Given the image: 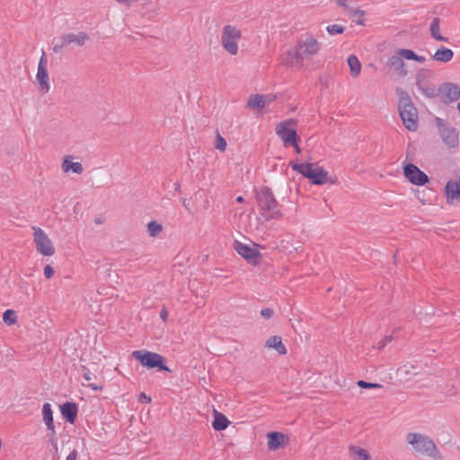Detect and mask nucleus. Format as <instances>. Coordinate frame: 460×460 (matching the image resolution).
I'll return each instance as SVG.
<instances>
[{
	"label": "nucleus",
	"mask_w": 460,
	"mask_h": 460,
	"mask_svg": "<svg viewBox=\"0 0 460 460\" xmlns=\"http://www.w3.org/2000/svg\"><path fill=\"white\" fill-rule=\"evenodd\" d=\"M445 192L448 203L453 204L455 201H458L460 199V178L456 181H448L445 187Z\"/></svg>",
	"instance_id": "obj_15"
},
{
	"label": "nucleus",
	"mask_w": 460,
	"mask_h": 460,
	"mask_svg": "<svg viewBox=\"0 0 460 460\" xmlns=\"http://www.w3.org/2000/svg\"><path fill=\"white\" fill-rule=\"evenodd\" d=\"M89 37L86 32L80 31L78 34L66 33L59 37L58 42L53 46V52L56 54L60 53L65 48L74 44L77 47L84 46Z\"/></svg>",
	"instance_id": "obj_9"
},
{
	"label": "nucleus",
	"mask_w": 460,
	"mask_h": 460,
	"mask_svg": "<svg viewBox=\"0 0 460 460\" xmlns=\"http://www.w3.org/2000/svg\"><path fill=\"white\" fill-rule=\"evenodd\" d=\"M349 452L353 460H370V456L367 450L358 447H351L349 448Z\"/></svg>",
	"instance_id": "obj_28"
},
{
	"label": "nucleus",
	"mask_w": 460,
	"mask_h": 460,
	"mask_svg": "<svg viewBox=\"0 0 460 460\" xmlns=\"http://www.w3.org/2000/svg\"><path fill=\"white\" fill-rule=\"evenodd\" d=\"M420 92L428 98H434L438 96V93L434 85H426Z\"/></svg>",
	"instance_id": "obj_34"
},
{
	"label": "nucleus",
	"mask_w": 460,
	"mask_h": 460,
	"mask_svg": "<svg viewBox=\"0 0 460 460\" xmlns=\"http://www.w3.org/2000/svg\"><path fill=\"white\" fill-rule=\"evenodd\" d=\"M320 49V42L312 35H306L297 41L293 49L287 53L283 62L289 67H301L303 61L311 59Z\"/></svg>",
	"instance_id": "obj_1"
},
{
	"label": "nucleus",
	"mask_w": 460,
	"mask_h": 460,
	"mask_svg": "<svg viewBox=\"0 0 460 460\" xmlns=\"http://www.w3.org/2000/svg\"><path fill=\"white\" fill-rule=\"evenodd\" d=\"M3 321L9 326L15 323L17 321V317L15 315L14 311L11 309L6 310L3 314Z\"/></svg>",
	"instance_id": "obj_32"
},
{
	"label": "nucleus",
	"mask_w": 460,
	"mask_h": 460,
	"mask_svg": "<svg viewBox=\"0 0 460 460\" xmlns=\"http://www.w3.org/2000/svg\"><path fill=\"white\" fill-rule=\"evenodd\" d=\"M297 143H298V141H296V144L295 145H291V146L295 147L296 152L297 154H301L302 150H301V148H300V146H298Z\"/></svg>",
	"instance_id": "obj_50"
},
{
	"label": "nucleus",
	"mask_w": 460,
	"mask_h": 460,
	"mask_svg": "<svg viewBox=\"0 0 460 460\" xmlns=\"http://www.w3.org/2000/svg\"><path fill=\"white\" fill-rule=\"evenodd\" d=\"M430 73L429 71L426 69H420L417 72L415 79H416V86L418 90H421L424 86H426L428 84L426 82V79L429 76Z\"/></svg>",
	"instance_id": "obj_29"
},
{
	"label": "nucleus",
	"mask_w": 460,
	"mask_h": 460,
	"mask_svg": "<svg viewBox=\"0 0 460 460\" xmlns=\"http://www.w3.org/2000/svg\"><path fill=\"white\" fill-rule=\"evenodd\" d=\"M336 4L339 5V6H341V7H344V13H346V11H348L349 8H351L350 6H349L347 4V0H337L336 1Z\"/></svg>",
	"instance_id": "obj_43"
},
{
	"label": "nucleus",
	"mask_w": 460,
	"mask_h": 460,
	"mask_svg": "<svg viewBox=\"0 0 460 460\" xmlns=\"http://www.w3.org/2000/svg\"><path fill=\"white\" fill-rule=\"evenodd\" d=\"M33 241L36 245V250L39 253L44 256H51L55 252V247L46 234V233L40 227H33Z\"/></svg>",
	"instance_id": "obj_10"
},
{
	"label": "nucleus",
	"mask_w": 460,
	"mask_h": 460,
	"mask_svg": "<svg viewBox=\"0 0 460 460\" xmlns=\"http://www.w3.org/2000/svg\"><path fill=\"white\" fill-rule=\"evenodd\" d=\"M78 456V452L76 449H73L68 456H66V460H76Z\"/></svg>",
	"instance_id": "obj_42"
},
{
	"label": "nucleus",
	"mask_w": 460,
	"mask_h": 460,
	"mask_svg": "<svg viewBox=\"0 0 460 460\" xmlns=\"http://www.w3.org/2000/svg\"><path fill=\"white\" fill-rule=\"evenodd\" d=\"M403 173L411 183L417 186H423L429 181L428 175L413 164H407L403 167Z\"/></svg>",
	"instance_id": "obj_11"
},
{
	"label": "nucleus",
	"mask_w": 460,
	"mask_h": 460,
	"mask_svg": "<svg viewBox=\"0 0 460 460\" xmlns=\"http://www.w3.org/2000/svg\"><path fill=\"white\" fill-rule=\"evenodd\" d=\"M386 65L389 69L399 77H405L408 74L405 63L397 53L388 58Z\"/></svg>",
	"instance_id": "obj_14"
},
{
	"label": "nucleus",
	"mask_w": 460,
	"mask_h": 460,
	"mask_svg": "<svg viewBox=\"0 0 460 460\" xmlns=\"http://www.w3.org/2000/svg\"><path fill=\"white\" fill-rule=\"evenodd\" d=\"M265 346L270 349H274L279 354L285 355L287 349L282 342V339L279 336H272L269 338L265 343Z\"/></svg>",
	"instance_id": "obj_22"
},
{
	"label": "nucleus",
	"mask_w": 460,
	"mask_h": 460,
	"mask_svg": "<svg viewBox=\"0 0 460 460\" xmlns=\"http://www.w3.org/2000/svg\"><path fill=\"white\" fill-rule=\"evenodd\" d=\"M94 222H95V224H97V225H101V224H102V223H103V219H102V218H101V217H96V218L94 219Z\"/></svg>",
	"instance_id": "obj_51"
},
{
	"label": "nucleus",
	"mask_w": 460,
	"mask_h": 460,
	"mask_svg": "<svg viewBox=\"0 0 460 460\" xmlns=\"http://www.w3.org/2000/svg\"><path fill=\"white\" fill-rule=\"evenodd\" d=\"M347 62L349 66L351 76L354 78L358 77L361 71V63L358 58L355 55H349Z\"/></svg>",
	"instance_id": "obj_23"
},
{
	"label": "nucleus",
	"mask_w": 460,
	"mask_h": 460,
	"mask_svg": "<svg viewBox=\"0 0 460 460\" xmlns=\"http://www.w3.org/2000/svg\"><path fill=\"white\" fill-rule=\"evenodd\" d=\"M406 441L418 454L430 456L435 460H442V456L436 444L428 436L418 432H411L407 434Z\"/></svg>",
	"instance_id": "obj_3"
},
{
	"label": "nucleus",
	"mask_w": 460,
	"mask_h": 460,
	"mask_svg": "<svg viewBox=\"0 0 460 460\" xmlns=\"http://www.w3.org/2000/svg\"><path fill=\"white\" fill-rule=\"evenodd\" d=\"M392 341V337L391 336H387L385 338V340L383 341L382 344H381V347H385L388 342H390Z\"/></svg>",
	"instance_id": "obj_49"
},
{
	"label": "nucleus",
	"mask_w": 460,
	"mask_h": 460,
	"mask_svg": "<svg viewBox=\"0 0 460 460\" xmlns=\"http://www.w3.org/2000/svg\"><path fill=\"white\" fill-rule=\"evenodd\" d=\"M160 317L163 319L164 322L167 320L168 317V312L165 308H163L160 312Z\"/></svg>",
	"instance_id": "obj_44"
},
{
	"label": "nucleus",
	"mask_w": 460,
	"mask_h": 460,
	"mask_svg": "<svg viewBox=\"0 0 460 460\" xmlns=\"http://www.w3.org/2000/svg\"><path fill=\"white\" fill-rule=\"evenodd\" d=\"M83 376L84 378L85 379V381H88L90 382L91 380H93V378H95V376L93 375L89 369L84 367L83 368Z\"/></svg>",
	"instance_id": "obj_40"
},
{
	"label": "nucleus",
	"mask_w": 460,
	"mask_h": 460,
	"mask_svg": "<svg viewBox=\"0 0 460 460\" xmlns=\"http://www.w3.org/2000/svg\"><path fill=\"white\" fill-rule=\"evenodd\" d=\"M62 416L70 424H74L77 416L78 407L75 402H67L60 407Z\"/></svg>",
	"instance_id": "obj_16"
},
{
	"label": "nucleus",
	"mask_w": 460,
	"mask_h": 460,
	"mask_svg": "<svg viewBox=\"0 0 460 460\" xmlns=\"http://www.w3.org/2000/svg\"><path fill=\"white\" fill-rule=\"evenodd\" d=\"M440 136L443 142L449 147L458 146V134L454 128H445L440 130Z\"/></svg>",
	"instance_id": "obj_17"
},
{
	"label": "nucleus",
	"mask_w": 460,
	"mask_h": 460,
	"mask_svg": "<svg viewBox=\"0 0 460 460\" xmlns=\"http://www.w3.org/2000/svg\"><path fill=\"white\" fill-rule=\"evenodd\" d=\"M241 31L235 26H224L221 36V43L224 49L231 55H236L238 52V40L241 39Z\"/></svg>",
	"instance_id": "obj_8"
},
{
	"label": "nucleus",
	"mask_w": 460,
	"mask_h": 460,
	"mask_svg": "<svg viewBox=\"0 0 460 460\" xmlns=\"http://www.w3.org/2000/svg\"><path fill=\"white\" fill-rule=\"evenodd\" d=\"M247 107L252 110H261L265 107L264 96L261 94H255L250 97L247 102Z\"/></svg>",
	"instance_id": "obj_26"
},
{
	"label": "nucleus",
	"mask_w": 460,
	"mask_h": 460,
	"mask_svg": "<svg viewBox=\"0 0 460 460\" xmlns=\"http://www.w3.org/2000/svg\"><path fill=\"white\" fill-rule=\"evenodd\" d=\"M326 31L330 35L341 34L345 31V27L340 24H332L326 27Z\"/></svg>",
	"instance_id": "obj_36"
},
{
	"label": "nucleus",
	"mask_w": 460,
	"mask_h": 460,
	"mask_svg": "<svg viewBox=\"0 0 460 460\" xmlns=\"http://www.w3.org/2000/svg\"><path fill=\"white\" fill-rule=\"evenodd\" d=\"M257 202L260 213L266 221L277 219L281 216L279 210V203L269 187L261 188L257 193Z\"/></svg>",
	"instance_id": "obj_4"
},
{
	"label": "nucleus",
	"mask_w": 460,
	"mask_h": 460,
	"mask_svg": "<svg viewBox=\"0 0 460 460\" xmlns=\"http://www.w3.org/2000/svg\"><path fill=\"white\" fill-rule=\"evenodd\" d=\"M229 425V420L226 419V417L222 414L216 412L214 420L212 422V427L217 431H222L226 429Z\"/></svg>",
	"instance_id": "obj_24"
},
{
	"label": "nucleus",
	"mask_w": 460,
	"mask_h": 460,
	"mask_svg": "<svg viewBox=\"0 0 460 460\" xmlns=\"http://www.w3.org/2000/svg\"><path fill=\"white\" fill-rule=\"evenodd\" d=\"M116 1L122 4L130 5V4L132 2H136L137 0H116Z\"/></svg>",
	"instance_id": "obj_46"
},
{
	"label": "nucleus",
	"mask_w": 460,
	"mask_h": 460,
	"mask_svg": "<svg viewBox=\"0 0 460 460\" xmlns=\"http://www.w3.org/2000/svg\"><path fill=\"white\" fill-rule=\"evenodd\" d=\"M175 190H178V191H181V187H180V184L178 182L175 183Z\"/></svg>",
	"instance_id": "obj_54"
},
{
	"label": "nucleus",
	"mask_w": 460,
	"mask_h": 460,
	"mask_svg": "<svg viewBox=\"0 0 460 460\" xmlns=\"http://www.w3.org/2000/svg\"><path fill=\"white\" fill-rule=\"evenodd\" d=\"M413 60L422 64L426 61V58L424 56H419L416 54L415 58Z\"/></svg>",
	"instance_id": "obj_45"
},
{
	"label": "nucleus",
	"mask_w": 460,
	"mask_h": 460,
	"mask_svg": "<svg viewBox=\"0 0 460 460\" xmlns=\"http://www.w3.org/2000/svg\"><path fill=\"white\" fill-rule=\"evenodd\" d=\"M236 201H237L238 203H243V202L244 201V199H243V197L239 196V197H237V198H236Z\"/></svg>",
	"instance_id": "obj_53"
},
{
	"label": "nucleus",
	"mask_w": 460,
	"mask_h": 460,
	"mask_svg": "<svg viewBox=\"0 0 460 460\" xmlns=\"http://www.w3.org/2000/svg\"><path fill=\"white\" fill-rule=\"evenodd\" d=\"M396 53L398 56L401 57L402 60L403 58L407 60H413L416 55V53L413 50L408 49H400L396 51Z\"/></svg>",
	"instance_id": "obj_33"
},
{
	"label": "nucleus",
	"mask_w": 460,
	"mask_h": 460,
	"mask_svg": "<svg viewBox=\"0 0 460 460\" xmlns=\"http://www.w3.org/2000/svg\"><path fill=\"white\" fill-rule=\"evenodd\" d=\"M398 110L405 128L410 131H416L419 126V117L410 95L403 90L398 91Z\"/></svg>",
	"instance_id": "obj_2"
},
{
	"label": "nucleus",
	"mask_w": 460,
	"mask_h": 460,
	"mask_svg": "<svg viewBox=\"0 0 460 460\" xmlns=\"http://www.w3.org/2000/svg\"><path fill=\"white\" fill-rule=\"evenodd\" d=\"M131 356L138 360L143 367L147 368H157L158 371H171L169 367L164 364V358L160 354L148 350H134Z\"/></svg>",
	"instance_id": "obj_6"
},
{
	"label": "nucleus",
	"mask_w": 460,
	"mask_h": 460,
	"mask_svg": "<svg viewBox=\"0 0 460 460\" xmlns=\"http://www.w3.org/2000/svg\"><path fill=\"white\" fill-rule=\"evenodd\" d=\"M147 231L150 236L156 237L163 231V226L156 221H151L147 224Z\"/></svg>",
	"instance_id": "obj_31"
},
{
	"label": "nucleus",
	"mask_w": 460,
	"mask_h": 460,
	"mask_svg": "<svg viewBox=\"0 0 460 460\" xmlns=\"http://www.w3.org/2000/svg\"><path fill=\"white\" fill-rule=\"evenodd\" d=\"M182 205L187 210H190V202L187 199H182Z\"/></svg>",
	"instance_id": "obj_48"
},
{
	"label": "nucleus",
	"mask_w": 460,
	"mask_h": 460,
	"mask_svg": "<svg viewBox=\"0 0 460 460\" xmlns=\"http://www.w3.org/2000/svg\"><path fill=\"white\" fill-rule=\"evenodd\" d=\"M445 94L443 95L444 102H452L460 99V86L457 84L447 83L444 84Z\"/></svg>",
	"instance_id": "obj_19"
},
{
	"label": "nucleus",
	"mask_w": 460,
	"mask_h": 460,
	"mask_svg": "<svg viewBox=\"0 0 460 460\" xmlns=\"http://www.w3.org/2000/svg\"><path fill=\"white\" fill-rule=\"evenodd\" d=\"M440 20L438 17H435L432 19L430 26H429V31L431 37L436 40L437 41H442V42H448V38L444 37L440 34Z\"/></svg>",
	"instance_id": "obj_21"
},
{
	"label": "nucleus",
	"mask_w": 460,
	"mask_h": 460,
	"mask_svg": "<svg viewBox=\"0 0 460 460\" xmlns=\"http://www.w3.org/2000/svg\"><path fill=\"white\" fill-rule=\"evenodd\" d=\"M268 437V447L270 450H277L283 447L286 441V436L278 431L269 432Z\"/></svg>",
	"instance_id": "obj_18"
},
{
	"label": "nucleus",
	"mask_w": 460,
	"mask_h": 460,
	"mask_svg": "<svg viewBox=\"0 0 460 460\" xmlns=\"http://www.w3.org/2000/svg\"><path fill=\"white\" fill-rule=\"evenodd\" d=\"M53 275H54V270H53V268H52L50 265H47V266L44 268V276H45L47 279H50Z\"/></svg>",
	"instance_id": "obj_41"
},
{
	"label": "nucleus",
	"mask_w": 460,
	"mask_h": 460,
	"mask_svg": "<svg viewBox=\"0 0 460 460\" xmlns=\"http://www.w3.org/2000/svg\"><path fill=\"white\" fill-rule=\"evenodd\" d=\"M234 247L236 252L250 263L253 265L259 264L261 254L255 247L244 244L239 241L234 242Z\"/></svg>",
	"instance_id": "obj_12"
},
{
	"label": "nucleus",
	"mask_w": 460,
	"mask_h": 460,
	"mask_svg": "<svg viewBox=\"0 0 460 460\" xmlns=\"http://www.w3.org/2000/svg\"><path fill=\"white\" fill-rule=\"evenodd\" d=\"M346 14L352 17L357 24L364 25V20L362 19L365 15L364 11L351 7L346 11Z\"/></svg>",
	"instance_id": "obj_30"
},
{
	"label": "nucleus",
	"mask_w": 460,
	"mask_h": 460,
	"mask_svg": "<svg viewBox=\"0 0 460 460\" xmlns=\"http://www.w3.org/2000/svg\"><path fill=\"white\" fill-rule=\"evenodd\" d=\"M62 169L66 172L72 171L73 172H75L76 174H80L84 171L83 166L80 163L71 162L67 159L64 160V162L62 163Z\"/></svg>",
	"instance_id": "obj_27"
},
{
	"label": "nucleus",
	"mask_w": 460,
	"mask_h": 460,
	"mask_svg": "<svg viewBox=\"0 0 460 460\" xmlns=\"http://www.w3.org/2000/svg\"><path fill=\"white\" fill-rule=\"evenodd\" d=\"M49 431V441L55 449L56 452H58V438L56 437V430L55 426H53L52 429H48Z\"/></svg>",
	"instance_id": "obj_37"
},
{
	"label": "nucleus",
	"mask_w": 460,
	"mask_h": 460,
	"mask_svg": "<svg viewBox=\"0 0 460 460\" xmlns=\"http://www.w3.org/2000/svg\"><path fill=\"white\" fill-rule=\"evenodd\" d=\"M296 119H288L277 125L276 133L283 140L286 147L289 146V145H295L296 141L300 140L296 130Z\"/></svg>",
	"instance_id": "obj_7"
},
{
	"label": "nucleus",
	"mask_w": 460,
	"mask_h": 460,
	"mask_svg": "<svg viewBox=\"0 0 460 460\" xmlns=\"http://www.w3.org/2000/svg\"><path fill=\"white\" fill-rule=\"evenodd\" d=\"M454 58V52L452 49L440 46L437 49L435 53L431 56L434 61L440 63H447Z\"/></svg>",
	"instance_id": "obj_20"
},
{
	"label": "nucleus",
	"mask_w": 460,
	"mask_h": 460,
	"mask_svg": "<svg viewBox=\"0 0 460 460\" xmlns=\"http://www.w3.org/2000/svg\"><path fill=\"white\" fill-rule=\"evenodd\" d=\"M42 415L43 420L47 426L48 429H52L54 426L53 421V412L51 410V405L49 402H45L42 406Z\"/></svg>",
	"instance_id": "obj_25"
},
{
	"label": "nucleus",
	"mask_w": 460,
	"mask_h": 460,
	"mask_svg": "<svg viewBox=\"0 0 460 460\" xmlns=\"http://www.w3.org/2000/svg\"><path fill=\"white\" fill-rule=\"evenodd\" d=\"M289 166L296 172L307 178L313 184L321 185L325 182L328 172L314 164H298L290 162Z\"/></svg>",
	"instance_id": "obj_5"
},
{
	"label": "nucleus",
	"mask_w": 460,
	"mask_h": 460,
	"mask_svg": "<svg viewBox=\"0 0 460 460\" xmlns=\"http://www.w3.org/2000/svg\"><path fill=\"white\" fill-rule=\"evenodd\" d=\"M358 385L361 388L368 389V388H381L382 385L376 383H369L364 380H359L358 382Z\"/></svg>",
	"instance_id": "obj_38"
},
{
	"label": "nucleus",
	"mask_w": 460,
	"mask_h": 460,
	"mask_svg": "<svg viewBox=\"0 0 460 460\" xmlns=\"http://www.w3.org/2000/svg\"><path fill=\"white\" fill-rule=\"evenodd\" d=\"M214 146L216 149L224 152L226 148V139L220 135L219 132H217L216 140Z\"/></svg>",
	"instance_id": "obj_35"
},
{
	"label": "nucleus",
	"mask_w": 460,
	"mask_h": 460,
	"mask_svg": "<svg viewBox=\"0 0 460 460\" xmlns=\"http://www.w3.org/2000/svg\"><path fill=\"white\" fill-rule=\"evenodd\" d=\"M141 396L144 397V400H146V402H151V397L146 396L145 394H142Z\"/></svg>",
	"instance_id": "obj_52"
},
{
	"label": "nucleus",
	"mask_w": 460,
	"mask_h": 460,
	"mask_svg": "<svg viewBox=\"0 0 460 460\" xmlns=\"http://www.w3.org/2000/svg\"><path fill=\"white\" fill-rule=\"evenodd\" d=\"M88 386H89L90 388H92L93 391H99V390H102V386L97 385H95V384H91V383H90V384L88 385Z\"/></svg>",
	"instance_id": "obj_47"
},
{
	"label": "nucleus",
	"mask_w": 460,
	"mask_h": 460,
	"mask_svg": "<svg viewBox=\"0 0 460 460\" xmlns=\"http://www.w3.org/2000/svg\"><path fill=\"white\" fill-rule=\"evenodd\" d=\"M273 314V310L270 308H264L261 311V315L265 319L271 318Z\"/></svg>",
	"instance_id": "obj_39"
},
{
	"label": "nucleus",
	"mask_w": 460,
	"mask_h": 460,
	"mask_svg": "<svg viewBox=\"0 0 460 460\" xmlns=\"http://www.w3.org/2000/svg\"><path fill=\"white\" fill-rule=\"evenodd\" d=\"M37 82L40 84V88L42 92L48 93L50 89L49 73L47 69V57L44 50H42V55L40 58L38 64V70L36 75Z\"/></svg>",
	"instance_id": "obj_13"
},
{
	"label": "nucleus",
	"mask_w": 460,
	"mask_h": 460,
	"mask_svg": "<svg viewBox=\"0 0 460 460\" xmlns=\"http://www.w3.org/2000/svg\"><path fill=\"white\" fill-rule=\"evenodd\" d=\"M457 110H458V111L460 113V102L457 103Z\"/></svg>",
	"instance_id": "obj_55"
}]
</instances>
